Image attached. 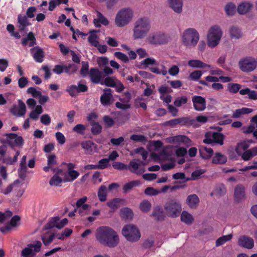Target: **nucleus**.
<instances>
[{"instance_id":"774afa93","label":"nucleus","mask_w":257,"mask_h":257,"mask_svg":"<svg viewBox=\"0 0 257 257\" xmlns=\"http://www.w3.org/2000/svg\"><path fill=\"white\" fill-rule=\"evenodd\" d=\"M27 92L29 94H31L32 96L33 97L37 98L39 95H41V92L37 90L35 87H29L27 90Z\"/></svg>"},{"instance_id":"5fc2aeb1","label":"nucleus","mask_w":257,"mask_h":257,"mask_svg":"<svg viewBox=\"0 0 257 257\" xmlns=\"http://www.w3.org/2000/svg\"><path fill=\"white\" fill-rule=\"evenodd\" d=\"M255 128H256V126H255L253 124H250L247 126L243 127L242 130L244 134H249L252 133V135L253 136L254 132L256 131Z\"/></svg>"},{"instance_id":"4be33fe9","label":"nucleus","mask_w":257,"mask_h":257,"mask_svg":"<svg viewBox=\"0 0 257 257\" xmlns=\"http://www.w3.org/2000/svg\"><path fill=\"white\" fill-rule=\"evenodd\" d=\"M26 156H23L20 164L18 169L19 176L21 179H24L26 176L27 168L26 166Z\"/></svg>"},{"instance_id":"aec40b11","label":"nucleus","mask_w":257,"mask_h":257,"mask_svg":"<svg viewBox=\"0 0 257 257\" xmlns=\"http://www.w3.org/2000/svg\"><path fill=\"white\" fill-rule=\"evenodd\" d=\"M112 91L110 88L104 89V93L100 96V100L103 105L109 104L110 101L112 97Z\"/></svg>"},{"instance_id":"a211bd4d","label":"nucleus","mask_w":257,"mask_h":257,"mask_svg":"<svg viewBox=\"0 0 257 257\" xmlns=\"http://www.w3.org/2000/svg\"><path fill=\"white\" fill-rule=\"evenodd\" d=\"M34 51L35 52L33 54L34 59L36 62L42 63L45 57L44 51L38 46L35 47L30 49L31 53H33Z\"/></svg>"},{"instance_id":"2f4dec72","label":"nucleus","mask_w":257,"mask_h":257,"mask_svg":"<svg viewBox=\"0 0 257 257\" xmlns=\"http://www.w3.org/2000/svg\"><path fill=\"white\" fill-rule=\"evenodd\" d=\"M181 220L187 225H191L194 221L193 216L186 211H183L181 214Z\"/></svg>"},{"instance_id":"cd10ccee","label":"nucleus","mask_w":257,"mask_h":257,"mask_svg":"<svg viewBox=\"0 0 257 257\" xmlns=\"http://www.w3.org/2000/svg\"><path fill=\"white\" fill-rule=\"evenodd\" d=\"M18 21L19 24V28L20 32L24 31L26 27L30 25L26 16H22L20 15H18Z\"/></svg>"},{"instance_id":"1a4fd4ad","label":"nucleus","mask_w":257,"mask_h":257,"mask_svg":"<svg viewBox=\"0 0 257 257\" xmlns=\"http://www.w3.org/2000/svg\"><path fill=\"white\" fill-rule=\"evenodd\" d=\"M77 69V68L74 64H69L68 65H56L52 71L54 73L57 75H60L63 72L70 75L75 73Z\"/></svg>"},{"instance_id":"f3484780","label":"nucleus","mask_w":257,"mask_h":257,"mask_svg":"<svg viewBox=\"0 0 257 257\" xmlns=\"http://www.w3.org/2000/svg\"><path fill=\"white\" fill-rule=\"evenodd\" d=\"M168 5L177 14H181L183 10V0H168Z\"/></svg>"},{"instance_id":"473e14b6","label":"nucleus","mask_w":257,"mask_h":257,"mask_svg":"<svg viewBox=\"0 0 257 257\" xmlns=\"http://www.w3.org/2000/svg\"><path fill=\"white\" fill-rule=\"evenodd\" d=\"M107 190L104 185H101L98 189L97 196L100 201L105 202L107 199Z\"/></svg>"},{"instance_id":"603ef678","label":"nucleus","mask_w":257,"mask_h":257,"mask_svg":"<svg viewBox=\"0 0 257 257\" xmlns=\"http://www.w3.org/2000/svg\"><path fill=\"white\" fill-rule=\"evenodd\" d=\"M156 60L153 58H148L144 59L142 62L141 65L144 66V68L148 67L149 65H152L156 64Z\"/></svg>"},{"instance_id":"c9c22d12","label":"nucleus","mask_w":257,"mask_h":257,"mask_svg":"<svg viewBox=\"0 0 257 257\" xmlns=\"http://www.w3.org/2000/svg\"><path fill=\"white\" fill-rule=\"evenodd\" d=\"M58 221H59V217L58 216H55L52 218L45 225V229L48 230L54 227H56L57 228Z\"/></svg>"},{"instance_id":"423d86ee","label":"nucleus","mask_w":257,"mask_h":257,"mask_svg":"<svg viewBox=\"0 0 257 257\" xmlns=\"http://www.w3.org/2000/svg\"><path fill=\"white\" fill-rule=\"evenodd\" d=\"M122 234L129 241L136 242L141 237L138 228L133 224L125 225L122 230Z\"/></svg>"},{"instance_id":"4c0bfd02","label":"nucleus","mask_w":257,"mask_h":257,"mask_svg":"<svg viewBox=\"0 0 257 257\" xmlns=\"http://www.w3.org/2000/svg\"><path fill=\"white\" fill-rule=\"evenodd\" d=\"M122 201V199L118 198H114L107 202V205L111 209L115 210L120 207V203Z\"/></svg>"},{"instance_id":"4d7b16f0","label":"nucleus","mask_w":257,"mask_h":257,"mask_svg":"<svg viewBox=\"0 0 257 257\" xmlns=\"http://www.w3.org/2000/svg\"><path fill=\"white\" fill-rule=\"evenodd\" d=\"M172 178L175 180H184L183 182H186L190 180L189 178H186L185 174L183 172H177L172 175Z\"/></svg>"},{"instance_id":"2eb2a0df","label":"nucleus","mask_w":257,"mask_h":257,"mask_svg":"<svg viewBox=\"0 0 257 257\" xmlns=\"http://www.w3.org/2000/svg\"><path fill=\"white\" fill-rule=\"evenodd\" d=\"M238 244L240 246L251 249L254 246V241L251 237L246 235H242L238 238Z\"/></svg>"},{"instance_id":"8fccbe9b","label":"nucleus","mask_w":257,"mask_h":257,"mask_svg":"<svg viewBox=\"0 0 257 257\" xmlns=\"http://www.w3.org/2000/svg\"><path fill=\"white\" fill-rule=\"evenodd\" d=\"M97 38V36L95 33H91L90 35L88 38V41L91 45L96 47L99 43Z\"/></svg>"},{"instance_id":"0e129e2a","label":"nucleus","mask_w":257,"mask_h":257,"mask_svg":"<svg viewBox=\"0 0 257 257\" xmlns=\"http://www.w3.org/2000/svg\"><path fill=\"white\" fill-rule=\"evenodd\" d=\"M51 121V117L48 114H43L40 117L41 122L45 125H49Z\"/></svg>"},{"instance_id":"a18cd8bd","label":"nucleus","mask_w":257,"mask_h":257,"mask_svg":"<svg viewBox=\"0 0 257 257\" xmlns=\"http://www.w3.org/2000/svg\"><path fill=\"white\" fill-rule=\"evenodd\" d=\"M68 175L70 177V179H68L65 178L64 179V182H68V181H73L75 179H76L78 176H79V173L76 170H71L70 171H68Z\"/></svg>"},{"instance_id":"49530a36","label":"nucleus","mask_w":257,"mask_h":257,"mask_svg":"<svg viewBox=\"0 0 257 257\" xmlns=\"http://www.w3.org/2000/svg\"><path fill=\"white\" fill-rule=\"evenodd\" d=\"M228 91L232 93H236L241 88V85L237 83H228L227 85Z\"/></svg>"},{"instance_id":"69168bd1","label":"nucleus","mask_w":257,"mask_h":257,"mask_svg":"<svg viewBox=\"0 0 257 257\" xmlns=\"http://www.w3.org/2000/svg\"><path fill=\"white\" fill-rule=\"evenodd\" d=\"M113 168L118 170H127V165L119 162H115L112 165Z\"/></svg>"},{"instance_id":"f03ea898","label":"nucleus","mask_w":257,"mask_h":257,"mask_svg":"<svg viewBox=\"0 0 257 257\" xmlns=\"http://www.w3.org/2000/svg\"><path fill=\"white\" fill-rule=\"evenodd\" d=\"M151 28V20L147 17L140 18L137 20L133 29L134 39H142L146 37Z\"/></svg>"},{"instance_id":"58836bf2","label":"nucleus","mask_w":257,"mask_h":257,"mask_svg":"<svg viewBox=\"0 0 257 257\" xmlns=\"http://www.w3.org/2000/svg\"><path fill=\"white\" fill-rule=\"evenodd\" d=\"M229 33L232 38L239 39L242 36L240 29L235 26H233L230 29Z\"/></svg>"},{"instance_id":"b1692460","label":"nucleus","mask_w":257,"mask_h":257,"mask_svg":"<svg viewBox=\"0 0 257 257\" xmlns=\"http://www.w3.org/2000/svg\"><path fill=\"white\" fill-rule=\"evenodd\" d=\"M179 124L181 126L197 127L196 121L194 119H190L188 117H182L179 118Z\"/></svg>"},{"instance_id":"f257e3e1","label":"nucleus","mask_w":257,"mask_h":257,"mask_svg":"<svg viewBox=\"0 0 257 257\" xmlns=\"http://www.w3.org/2000/svg\"><path fill=\"white\" fill-rule=\"evenodd\" d=\"M95 237L100 244L111 248L117 246L119 242L116 232L108 226L98 227L96 230Z\"/></svg>"},{"instance_id":"4468645a","label":"nucleus","mask_w":257,"mask_h":257,"mask_svg":"<svg viewBox=\"0 0 257 257\" xmlns=\"http://www.w3.org/2000/svg\"><path fill=\"white\" fill-rule=\"evenodd\" d=\"M127 170L137 175H141L145 171L143 168L140 167V164L138 163L135 159L130 162L128 165H127Z\"/></svg>"},{"instance_id":"a878e982","label":"nucleus","mask_w":257,"mask_h":257,"mask_svg":"<svg viewBox=\"0 0 257 257\" xmlns=\"http://www.w3.org/2000/svg\"><path fill=\"white\" fill-rule=\"evenodd\" d=\"M152 215L158 221L163 220L165 216L163 209L159 206H156L154 208Z\"/></svg>"},{"instance_id":"f8f14e48","label":"nucleus","mask_w":257,"mask_h":257,"mask_svg":"<svg viewBox=\"0 0 257 257\" xmlns=\"http://www.w3.org/2000/svg\"><path fill=\"white\" fill-rule=\"evenodd\" d=\"M147 41L150 44L153 45L163 44L166 42L165 35L161 33L149 35L147 38Z\"/></svg>"},{"instance_id":"09e8293b","label":"nucleus","mask_w":257,"mask_h":257,"mask_svg":"<svg viewBox=\"0 0 257 257\" xmlns=\"http://www.w3.org/2000/svg\"><path fill=\"white\" fill-rule=\"evenodd\" d=\"M188 101V98L186 96H182L177 98L174 102V104L176 107H180L182 104H186Z\"/></svg>"},{"instance_id":"7ed1b4c3","label":"nucleus","mask_w":257,"mask_h":257,"mask_svg":"<svg viewBox=\"0 0 257 257\" xmlns=\"http://www.w3.org/2000/svg\"><path fill=\"white\" fill-rule=\"evenodd\" d=\"M199 38V34L196 29L188 28L182 34V43L188 48H193L196 46Z\"/></svg>"},{"instance_id":"393cba45","label":"nucleus","mask_w":257,"mask_h":257,"mask_svg":"<svg viewBox=\"0 0 257 257\" xmlns=\"http://www.w3.org/2000/svg\"><path fill=\"white\" fill-rule=\"evenodd\" d=\"M252 7V5L250 3L242 2L238 6L237 11L240 15H244L250 10Z\"/></svg>"},{"instance_id":"0eeeda50","label":"nucleus","mask_w":257,"mask_h":257,"mask_svg":"<svg viewBox=\"0 0 257 257\" xmlns=\"http://www.w3.org/2000/svg\"><path fill=\"white\" fill-rule=\"evenodd\" d=\"M164 208L168 216L172 218L178 217L182 210L181 204L174 199L166 202Z\"/></svg>"},{"instance_id":"c756f323","label":"nucleus","mask_w":257,"mask_h":257,"mask_svg":"<svg viewBox=\"0 0 257 257\" xmlns=\"http://www.w3.org/2000/svg\"><path fill=\"white\" fill-rule=\"evenodd\" d=\"M188 65L193 68H210V65L205 64L199 60H191L188 61Z\"/></svg>"},{"instance_id":"5701e85b","label":"nucleus","mask_w":257,"mask_h":257,"mask_svg":"<svg viewBox=\"0 0 257 257\" xmlns=\"http://www.w3.org/2000/svg\"><path fill=\"white\" fill-rule=\"evenodd\" d=\"M94 24L96 27H101L100 24L104 26L109 24L108 20L99 12H97V18L94 19Z\"/></svg>"},{"instance_id":"dca6fc26","label":"nucleus","mask_w":257,"mask_h":257,"mask_svg":"<svg viewBox=\"0 0 257 257\" xmlns=\"http://www.w3.org/2000/svg\"><path fill=\"white\" fill-rule=\"evenodd\" d=\"M19 108L18 111L17 113V107L16 105H14L10 109L11 112L15 115H18L19 116H23L25 115L26 112V107L24 102L21 100H18Z\"/></svg>"},{"instance_id":"ddd939ff","label":"nucleus","mask_w":257,"mask_h":257,"mask_svg":"<svg viewBox=\"0 0 257 257\" xmlns=\"http://www.w3.org/2000/svg\"><path fill=\"white\" fill-rule=\"evenodd\" d=\"M89 75L90 80L93 83L103 85V82L101 81V79L102 78V72L99 71L98 68H91L89 71Z\"/></svg>"},{"instance_id":"9b49d317","label":"nucleus","mask_w":257,"mask_h":257,"mask_svg":"<svg viewBox=\"0 0 257 257\" xmlns=\"http://www.w3.org/2000/svg\"><path fill=\"white\" fill-rule=\"evenodd\" d=\"M192 100L196 110L202 111L205 109L206 101L205 98L201 96L195 95L192 97Z\"/></svg>"},{"instance_id":"a19ab883","label":"nucleus","mask_w":257,"mask_h":257,"mask_svg":"<svg viewBox=\"0 0 257 257\" xmlns=\"http://www.w3.org/2000/svg\"><path fill=\"white\" fill-rule=\"evenodd\" d=\"M120 215L123 218L130 219L132 218L133 213L131 209L125 207L120 210Z\"/></svg>"},{"instance_id":"c03bdc74","label":"nucleus","mask_w":257,"mask_h":257,"mask_svg":"<svg viewBox=\"0 0 257 257\" xmlns=\"http://www.w3.org/2000/svg\"><path fill=\"white\" fill-rule=\"evenodd\" d=\"M232 237L231 234L226 235H223L222 236L218 238L216 241V246H220L224 244L226 241L230 240Z\"/></svg>"},{"instance_id":"39448f33","label":"nucleus","mask_w":257,"mask_h":257,"mask_svg":"<svg viewBox=\"0 0 257 257\" xmlns=\"http://www.w3.org/2000/svg\"><path fill=\"white\" fill-rule=\"evenodd\" d=\"M222 35V32L220 27L218 25L212 26L209 29L207 36L208 47H216L219 44Z\"/></svg>"},{"instance_id":"680f3d73","label":"nucleus","mask_w":257,"mask_h":257,"mask_svg":"<svg viewBox=\"0 0 257 257\" xmlns=\"http://www.w3.org/2000/svg\"><path fill=\"white\" fill-rule=\"evenodd\" d=\"M21 218L18 215H15L11 218L10 223L8 224L10 225L11 226V228L12 227H15L18 226L19 222L20 221Z\"/></svg>"},{"instance_id":"7c9ffc66","label":"nucleus","mask_w":257,"mask_h":257,"mask_svg":"<svg viewBox=\"0 0 257 257\" xmlns=\"http://www.w3.org/2000/svg\"><path fill=\"white\" fill-rule=\"evenodd\" d=\"M245 195L244 187L242 185H238L234 189V197L239 201L243 199Z\"/></svg>"},{"instance_id":"052dcab7","label":"nucleus","mask_w":257,"mask_h":257,"mask_svg":"<svg viewBox=\"0 0 257 257\" xmlns=\"http://www.w3.org/2000/svg\"><path fill=\"white\" fill-rule=\"evenodd\" d=\"M144 193L147 195L155 196L159 194V190L156 189L152 187H147L144 191Z\"/></svg>"},{"instance_id":"e433bc0d","label":"nucleus","mask_w":257,"mask_h":257,"mask_svg":"<svg viewBox=\"0 0 257 257\" xmlns=\"http://www.w3.org/2000/svg\"><path fill=\"white\" fill-rule=\"evenodd\" d=\"M224 10L227 16H233L236 13V6L232 3H229L225 6Z\"/></svg>"},{"instance_id":"f704fd0d","label":"nucleus","mask_w":257,"mask_h":257,"mask_svg":"<svg viewBox=\"0 0 257 257\" xmlns=\"http://www.w3.org/2000/svg\"><path fill=\"white\" fill-rule=\"evenodd\" d=\"M141 184L139 180H135L129 182L125 184L122 188L123 192L126 193L129 190H131L134 187L137 186Z\"/></svg>"},{"instance_id":"c85d7f7f","label":"nucleus","mask_w":257,"mask_h":257,"mask_svg":"<svg viewBox=\"0 0 257 257\" xmlns=\"http://www.w3.org/2000/svg\"><path fill=\"white\" fill-rule=\"evenodd\" d=\"M30 41L29 47H33L36 44V40L34 34L32 32H29L27 35V37L22 39V44L25 46L28 43V41Z\"/></svg>"},{"instance_id":"72a5a7b5","label":"nucleus","mask_w":257,"mask_h":257,"mask_svg":"<svg viewBox=\"0 0 257 257\" xmlns=\"http://www.w3.org/2000/svg\"><path fill=\"white\" fill-rule=\"evenodd\" d=\"M252 111V109L249 108L243 107L236 109L232 114V117L237 118L242 114H249Z\"/></svg>"},{"instance_id":"de8ad7c7","label":"nucleus","mask_w":257,"mask_h":257,"mask_svg":"<svg viewBox=\"0 0 257 257\" xmlns=\"http://www.w3.org/2000/svg\"><path fill=\"white\" fill-rule=\"evenodd\" d=\"M89 64L88 62L82 61V67L81 68L80 73L83 77L86 76L89 74Z\"/></svg>"},{"instance_id":"6ab92c4d","label":"nucleus","mask_w":257,"mask_h":257,"mask_svg":"<svg viewBox=\"0 0 257 257\" xmlns=\"http://www.w3.org/2000/svg\"><path fill=\"white\" fill-rule=\"evenodd\" d=\"M199 153L200 157L203 159L208 160L212 156L214 152L212 149L200 145L199 147Z\"/></svg>"},{"instance_id":"37998d69","label":"nucleus","mask_w":257,"mask_h":257,"mask_svg":"<svg viewBox=\"0 0 257 257\" xmlns=\"http://www.w3.org/2000/svg\"><path fill=\"white\" fill-rule=\"evenodd\" d=\"M62 179L57 174H54L49 181L51 186H58L62 182Z\"/></svg>"},{"instance_id":"e2e57ef3","label":"nucleus","mask_w":257,"mask_h":257,"mask_svg":"<svg viewBox=\"0 0 257 257\" xmlns=\"http://www.w3.org/2000/svg\"><path fill=\"white\" fill-rule=\"evenodd\" d=\"M202 73L200 70H195L190 73L189 77L191 80L197 81L201 77Z\"/></svg>"},{"instance_id":"864d4df0","label":"nucleus","mask_w":257,"mask_h":257,"mask_svg":"<svg viewBox=\"0 0 257 257\" xmlns=\"http://www.w3.org/2000/svg\"><path fill=\"white\" fill-rule=\"evenodd\" d=\"M109 161L107 158H103L98 161V164L97 165L98 169L103 170L108 167Z\"/></svg>"},{"instance_id":"412c9836","label":"nucleus","mask_w":257,"mask_h":257,"mask_svg":"<svg viewBox=\"0 0 257 257\" xmlns=\"http://www.w3.org/2000/svg\"><path fill=\"white\" fill-rule=\"evenodd\" d=\"M227 161L226 156L221 153L216 152L212 157V163L213 164H225Z\"/></svg>"},{"instance_id":"9d476101","label":"nucleus","mask_w":257,"mask_h":257,"mask_svg":"<svg viewBox=\"0 0 257 257\" xmlns=\"http://www.w3.org/2000/svg\"><path fill=\"white\" fill-rule=\"evenodd\" d=\"M239 65L240 69L245 72L252 71L256 67V62L254 59L252 58H247L240 61Z\"/></svg>"},{"instance_id":"20e7f679","label":"nucleus","mask_w":257,"mask_h":257,"mask_svg":"<svg viewBox=\"0 0 257 257\" xmlns=\"http://www.w3.org/2000/svg\"><path fill=\"white\" fill-rule=\"evenodd\" d=\"M133 16L134 12L131 8L122 9L116 15L115 23L119 27L125 26L131 21Z\"/></svg>"},{"instance_id":"79ce46f5","label":"nucleus","mask_w":257,"mask_h":257,"mask_svg":"<svg viewBox=\"0 0 257 257\" xmlns=\"http://www.w3.org/2000/svg\"><path fill=\"white\" fill-rule=\"evenodd\" d=\"M91 132L93 135H97L101 132L102 127L97 122H91Z\"/></svg>"},{"instance_id":"bb28decb","label":"nucleus","mask_w":257,"mask_h":257,"mask_svg":"<svg viewBox=\"0 0 257 257\" xmlns=\"http://www.w3.org/2000/svg\"><path fill=\"white\" fill-rule=\"evenodd\" d=\"M187 203L191 208H195L199 202V199L196 194L189 195L186 200Z\"/></svg>"},{"instance_id":"338daca9","label":"nucleus","mask_w":257,"mask_h":257,"mask_svg":"<svg viewBox=\"0 0 257 257\" xmlns=\"http://www.w3.org/2000/svg\"><path fill=\"white\" fill-rule=\"evenodd\" d=\"M85 129V126L83 124H78L73 128V131L78 134L83 135Z\"/></svg>"},{"instance_id":"6e6552de","label":"nucleus","mask_w":257,"mask_h":257,"mask_svg":"<svg viewBox=\"0 0 257 257\" xmlns=\"http://www.w3.org/2000/svg\"><path fill=\"white\" fill-rule=\"evenodd\" d=\"M203 142L206 144H215L222 146L224 144L225 136L222 133L214 132H207L205 133Z\"/></svg>"},{"instance_id":"bf43d9fd","label":"nucleus","mask_w":257,"mask_h":257,"mask_svg":"<svg viewBox=\"0 0 257 257\" xmlns=\"http://www.w3.org/2000/svg\"><path fill=\"white\" fill-rule=\"evenodd\" d=\"M114 55L118 59L121 60L124 63H127L129 61L128 57L124 54L121 52H115L114 53Z\"/></svg>"},{"instance_id":"3c124183","label":"nucleus","mask_w":257,"mask_h":257,"mask_svg":"<svg viewBox=\"0 0 257 257\" xmlns=\"http://www.w3.org/2000/svg\"><path fill=\"white\" fill-rule=\"evenodd\" d=\"M34 254L35 253L33 252V249L28 246L27 247L23 249L21 252L22 256L24 257H33Z\"/></svg>"},{"instance_id":"13d9d810","label":"nucleus","mask_w":257,"mask_h":257,"mask_svg":"<svg viewBox=\"0 0 257 257\" xmlns=\"http://www.w3.org/2000/svg\"><path fill=\"white\" fill-rule=\"evenodd\" d=\"M71 97H74L76 96L77 93V89L76 85H71L67 87L66 89Z\"/></svg>"},{"instance_id":"6e6d98bb","label":"nucleus","mask_w":257,"mask_h":257,"mask_svg":"<svg viewBox=\"0 0 257 257\" xmlns=\"http://www.w3.org/2000/svg\"><path fill=\"white\" fill-rule=\"evenodd\" d=\"M55 235L54 233H52L49 237H47L46 235L42 236V240L46 246L49 245L53 240Z\"/></svg>"},{"instance_id":"ea45409f","label":"nucleus","mask_w":257,"mask_h":257,"mask_svg":"<svg viewBox=\"0 0 257 257\" xmlns=\"http://www.w3.org/2000/svg\"><path fill=\"white\" fill-rule=\"evenodd\" d=\"M151 207V203L148 200H144L140 204V210L144 213L148 212L150 210Z\"/></svg>"}]
</instances>
